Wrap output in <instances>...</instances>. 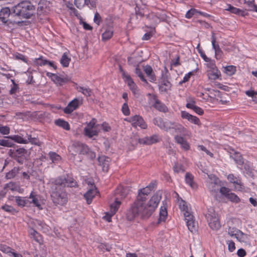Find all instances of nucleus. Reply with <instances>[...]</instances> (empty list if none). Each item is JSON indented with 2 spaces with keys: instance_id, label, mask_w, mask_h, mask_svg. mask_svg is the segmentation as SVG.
I'll return each mask as SVG.
<instances>
[{
  "instance_id": "obj_30",
  "label": "nucleus",
  "mask_w": 257,
  "mask_h": 257,
  "mask_svg": "<svg viewBox=\"0 0 257 257\" xmlns=\"http://www.w3.org/2000/svg\"><path fill=\"white\" fill-rule=\"evenodd\" d=\"M55 123L57 125L62 127L66 130H69L70 129L69 123L63 119H57L55 120Z\"/></svg>"
},
{
  "instance_id": "obj_17",
  "label": "nucleus",
  "mask_w": 257,
  "mask_h": 257,
  "mask_svg": "<svg viewBox=\"0 0 257 257\" xmlns=\"http://www.w3.org/2000/svg\"><path fill=\"white\" fill-rule=\"evenodd\" d=\"M27 153V151L24 148L15 150V154H14L15 160L19 163L23 164Z\"/></svg>"
},
{
  "instance_id": "obj_54",
  "label": "nucleus",
  "mask_w": 257,
  "mask_h": 257,
  "mask_svg": "<svg viewBox=\"0 0 257 257\" xmlns=\"http://www.w3.org/2000/svg\"><path fill=\"white\" fill-rule=\"evenodd\" d=\"M135 73L140 78L142 81L147 82L146 79L144 78L141 70L139 68L138 66H137L136 68Z\"/></svg>"
},
{
  "instance_id": "obj_2",
  "label": "nucleus",
  "mask_w": 257,
  "mask_h": 257,
  "mask_svg": "<svg viewBox=\"0 0 257 257\" xmlns=\"http://www.w3.org/2000/svg\"><path fill=\"white\" fill-rule=\"evenodd\" d=\"M77 186L76 182L72 177L66 175L56 178L51 187V197L56 205L64 206L68 201L67 195L64 188L73 187Z\"/></svg>"
},
{
  "instance_id": "obj_55",
  "label": "nucleus",
  "mask_w": 257,
  "mask_h": 257,
  "mask_svg": "<svg viewBox=\"0 0 257 257\" xmlns=\"http://www.w3.org/2000/svg\"><path fill=\"white\" fill-rule=\"evenodd\" d=\"M36 63L38 65L42 66L47 65V60L43 59L42 57L36 59Z\"/></svg>"
},
{
  "instance_id": "obj_6",
  "label": "nucleus",
  "mask_w": 257,
  "mask_h": 257,
  "mask_svg": "<svg viewBox=\"0 0 257 257\" xmlns=\"http://www.w3.org/2000/svg\"><path fill=\"white\" fill-rule=\"evenodd\" d=\"M100 128V124H96V120L92 119L84 129V135L91 138L98 135Z\"/></svg>"
},
{
  "instance_id": "obj_57",
  "label": "nucleus",
  "mask_w": 257,
  "mask_h": 257,
  "mask_svg": "<svg viewBox=\"0 0 257 257\" xmlns=\"http://www.w3.org/2000/svg\"><path fill=\"white\" fill-rule=\"evenodd\" d=\"M197 13V11L195 9H191L188 11L186 14V18L188 19L191 18L195 13Z\"/></svg>"
},
{
  "instance_id": "obj_26",
  "label": "nucleus",
  "mask_w": 257,
  "mask_h": 257,
  "mask_svg": "<svg viewBox=\"0 0 257 257\" xmlns=\"http://www.w3.org/2000/svg\"><path fill=\"white\" fill-rule=\"evenodd\" d=\"M154 103L153 104V106L157 110L163 111V112H166L167 111V108L166 106V105L164 104H163L162 102H161L160 101H159L158 99L156 98L155 97L154 98Z\"/></svg>"
},
{
  "instance_id": "obj_39",
  "label": "nucleus",
  "mask_w": 257,
  "mask_h": 257,
  "mask_svg": "<svg viewBox=\"0 0 257 257\" xmlns=\"http://www.w3.org/2000/svg\"><path fill=\"white\" fill-rule=\"evenodd\" d=\"M244 4H246L248 7V10L255 11L257 12V5H255L254 3V0H252L250 1H247L246 0H243Z\"/></svg>"
},
{
  "instance_id": "obj_63",
  "label": "nucleus",
  "mask_w": 257,
  "mask_h": 257,
  "mask_svg": "<svg viewBox=\"0 0 257 257\" xmlns=\"http://www.w3.org/2000/svg\"><path fill=\"white\" fill-rule=\"evenodd\" d=\"M74 4L75 5V6H76V7L78 9H81V8H82L84 5H85L84 4V3L83 4L82 2V1L81 0H75L74 1Z\"/></svg>"
},
{
  "instance_id": "obj_35",
  "label": "nucleus",
  "mask_w": 257,
  "mask_h": 257,
  "mask_svg": "<svg viewBox=\"0 0 257 257\" xmlns=\"http://www.w3.org/2000/svg\"><path fill=\"white\" fill-rule=\"evenodd\" d=\"M167 216V211L165 207L162 206L160 211L159 222L164 221Z\"/></svg>"
},
{
  "instance_id": "obj_58",
  "label": "nucleus",
  "mask_w": 257,
  "mask_h": 257,
  "mask_svg": "<svg viewBox=\"0 0 257 257\" xmlns=\"http://www.w3.org/2000/svg\"><path fill=\"white\" fill-rule=\"evenodd\" d=\"M227 244L228 250L230 252H232L233 251H234L235 248L234 242L232 240H229L227 241Z\"/></svg>"
},
{
  "instance_id": "obj_38",
  "label": "nucleus",
  "mask_w": 257,
  "mask_h": 257,
  "mask_svg": "<svg viewBox=\"0 0 257 257\" xmlns=\"http://www.w3.org/2000/svg\"><path fill=\"white\" fill-rule=\"evenodd\" d=\"M113 35V31L111 29L106 30L102 34V39L103 41H107L110 39Z\"/></svg>"
},
{
  "instance_id": "obj_22",
  "label": "nucleus",
  "mask_w": 257,
  "mask_h": 257,
  "mask_svg": "<svg viewBox=\"0 0 257 257\" xmlns=\"http://www.w3.org/2000/svg\"><path fill=\"white\" fill-rule=\"evenodd\" d=\"M5 189L10 190L12 191H17L20 193H22L23 189L21 188L20 185L15 182H11L5 185Z\"/></svg>"
},
{
  "instance_id": "obj_10",
  "label": "nucleus",
  "mask_w": 257,
  "mask_h": 257,
  "mask_svg": "<svg viewBox=\"0 0 257 257\" xmlns=\"http://www.w3.org/2000/svg\"><path fill=\"white\" fill-rule=\"evenodd\" d=\"M128 121H130L132 125L135 127L138 126L141 128L146 129L147 127V125L144 121L143 118L140 115H135L129 118Z\"/></svg>"
},
{
  "instance_id": "obj_5",
  "label": "nucleus",
  "mask_w": 257,
  "mask_h": 257,
  "mask_svg": "<svg viewBox=\"0 0 257 257\" xmlns=\"http://www.w3.org/2000/svg\"><path fill=\"white\" fill-rule=\"evenodd\" d=\"M209 227L212 230H218L221 227L218 214L215 213L214 210L210 208L208 209L207 213L205 215Z\"/></svg>"
},
{
  "instance_id": "obj_62",
  "label": "nucleus",
  "mask_w": 257,
  "mask_h": 257,
  "mask_svg": "<svg viewBox=\"0 0 257 257\" xmlns=\"http://www.w3.org/2000/svg\"><path fill=\"white\" fill-rule=\"evenodd\" d=\"M101 21V17L98 13H96L94 15V22L97 25H99Z\"/></svg>"
},
{
  "instance_id": "obj_23",
  "label": "nucleus",
  "mask_w": 257,
  "mask_h": 257,
  "mask_svg": "<svg viewBox=\"0 0 257 257\" xmlns=\"http://www.w3.org/2000/svg\"><path fill=\"white\" fill-rule=\"evenodd\" d=\"M110 159L105 156L99 157L98 161L99 165L101 166L104 171H107Z\"/></svg>"
},
{
  "instance_id": "obj_37",
  "label": "nucleus",
  "mask_w": 257,
  "mask_h": 257,
  "mask_svg": "<svg viewBox=\"0 0 257 257\" xmlns=\"http://www.w3.org/2000/svg\"><path fill=\"white\" fill-rule=\"evenodd\" d=\"M186 224L188 229L191 232H195L197 230V223L194 220H192V221H189V222H187Z\"/></svg>"
},
{
  "instance_id": "obj_46",
  "label": "nucleus",
  "mask_w": 257,
  "mask_h": 257,
  "mask_svg": "<svg viewBox=\"0 0 257 257\" xmlns=\"http://www.w3.org/2000/svg\"><path fill=\"white\" fill-rule=\"evenodd\" d=\"M144 71L145 72V73L147 74V75L150 77V78L152 80H155V77L154 76L152 75V73H153V69L152 68V67L150 66H146L144 67Z\"/></svg>"
},
{
  "instance_id": "obj_27",
  "label": "nucleus",
  "mask_w": 257,
  "mask_h": 257,
  "mask_svg": "<svg viewBox=\"0 0 257 257\" xmlns=\"http://www.w3.org/2000/svg\"><path fill=\"white\" fill-rule=\"evenodd\" d=\"M186 182L193 189H196L197 185L193 181V176L189 173H187L185 175Z\"/></svg>"
},
{
  "instance_id": "obj_12",
  "label": "nucleus",
  "mask_w": 257,
  "mask_h": 257,
  "mask_svg": "<svg viewBox=\"0 0 257 257\" xmlns=\"http://www.w3.org/2000/svg\"><path fill=\"white\" fill-rule=\"evenodd\" d=\"M120 203H121L120 201L115 200L113 203L110 205L109 212L106 213V214L103 217V218L107 220L108 222H110L111 216H113L117 211Z\"/></svg>"
},
{
  "instance_id": "obj_34",
  "label": "nucleus",
  "mask_w": 257,
  "mask_h": 257,
  "mask_svg": "<svg viewBox=\"0 0 257 257\" xmlns=\"http://www.w3.org/2000/svg\"><path fill=\"white\" fill-rule=\"evenodd\" d=\"M29 199L31 200V203H33L34 206L37 207L38 208L41 209V205L39 203V201L38 198L36 197V195L34 194L33 192L31 193Z\"/></svg>"
},
{
  "instance_id": "obj_47",
  "label": "nucleus",
  "mask_w": 257,
  "mask_h": 257,
  "mask_svg": "<svg viewBox=\"0 0 257 257\" xmlns=\"http://www.w3.org/2000/svg\"><path fill=\"white\" fill-rule=\"evenodd\" d=\"M184 216L185 217V220L187 222H189V221H192L194 220L193 215L191 213L190 210L186 211L184 212Z\"/></svg>"
},
{
  "instance_id": "obj_61",
  "label": "nucleus",
  "mask_w": 257,
  "mask_h": 257,
  "mask_svg": "<svg viewBox=\"0 0 257 257\" xmlns=\"http://www.w3.org/2000/svg\"><path fill=\"white\" fill-rule=\"evenodd\" d=\"M198 147L200 149V150L202 151L205 152L208 155L210 156L211 157H213V154L209 151L204 146L202 145L198 146Z\"/></svg>"
},
{
  "instance_id": "obj_14",
  "label": "nucleus",
  "mask_w": 257,
  "mask_h": 257,
  "mask_svg": "<svg viewBox=\"0 0 257 257\" xmlns=\"http://www.w3.org/2000/svg\"><path fill=\"white\" fill-rule=\"evenodd\" d=\"M81 104V101L75 98L70 101L68 105L64 108V112L65 113H70Z\"/></svg>"
},
{
  "instance_id": "obj_48",
  "label": "nucleus",
  "mask_w": 257,
  "mask_h": 257,
  "mask_svg": "<svg viewBox=\"0 0 257 257\" xmlns=\"http://www.w3.org/2000/svg\"><path fill=\"white\" fill-rule=\"evenodd\" d=\"M173 170L175 172L177 173L180 172H183L184 171L183 166L178 163H175L173 167Z\"/></svg>"
},
{
  "instance_id": "obj_4",
  "label": "nucleus",
  "mask_w": 257,
  "mask_h": 257,
  "mask_svg": "<svg viewBox=\"0 0 257 257\" xmlns=\"http://www.w3.org/2000/svg\"><path fill=\"white\" fill-rule=\"evenodd\" d=\"M35 7L29 1H22L12 8V15L21 19H29L34 14Z\"/></svg>"
},
{
  "instance_id": "obj_8",
  "label": "nucleus",
  "mask_w": 257,
  "mask_h": 257,
  "mask_svg": "<svg viewBox=\"0 0 257 257\" xmlns=\"http://www.w3.org/2000/svg\"><path fill=\"white\" fill-rule=\"evenodd\" d=\"M86 183L90 186V188L84 195V197L86 200L87 203L89 204L91 203L92 200L94 197L98 193V191L95 186H94L93 182L87 181Z\"/></svg>"
},
{
  "instance_id": "obj_1",
  "label": "nucleus",
  "mask_w": 257,
  "mask_h": 257,
  "mask_svg": "<svg viewBox=\"0 0 257 257\" xmlns=\"http://www.w3.org/2000/svg\"><path fill=\"white\" fill-rule=\"evenodd\" d=\"M150 187L147 186L139 190L136 201L132 205L126 213V218L132 220L140 215L142 218H149L158 206L161 199L159 193L155 194L147 204L145 203L147 196L150 193Z\"/></svg>"
},
{
  "instance_id": "obj_44",
  "label": "nucleus",
  "mask_w": 257,
  "mask_h": 257,
  "mask_svg": "<svg viewBox=\"0 0 257 257\" xmlns=\"http://www.w3.org/2000/svg\"><path fill=\"white\" fill-rule=\"evenodd\" d=\"M178 202L180 209L184 211V212L190 210V208L187 205L186 203L182 199L178 200Z\"/></svg>"
},
{
  "instance_id": "obj_64",
  "label": "nucleus",
  "mask_w": 257,
  "mask_h": 257,
  "mask_svg": "<svg viewBox=\"0 0 257 257\" xmlns=\"http://www.w3.org/2000/svg\"><path fill=\"white\" fill-rule=\"evenodd\" d=\"M222 53H223V52L220 49H217L216 51H215V55L216 58L217 59H221V58L222 57Z\"/></svg>"
},
{
  "instance_id": "obj_18",
  "label": "nucleus",
  "mask_w": 257,
  "mask_h": 257,
  "mask_svg": "<svg viewBox=\"0 0 257 257\" xmlns=\"http://www.w3.org/2000/svg\"><path fill=\"white\" fill-rule=\"evenodd\" d=\"M229 153L230 158H232L238 165L242 166L243 164V159L240 153L232 149L229 150Z\"/></svg>"
},
{
  "instance_id": "obj_33",
  "label": "nucleus",
  "mask_w": 257,
  "mask_h": 257,
  "mask_svg": "<svg viewBox=\"0 0 257 257\" xmlns=\"http://www.w3.org/2000/svg\"><path fill=\"white\" fill-rule=\"evenodd\" d=\"M26 137L27 138L28 144L31 143L32 145L40 146L41 145V143L39 140L36 138H32L31 135L26 134Z\"/></svg>"
},
{
  "instance_id": "obj_59",
  "label": "nucleus",
  "mask_w": 257,
  "mask_h": 257,
  "mask_svg": "<svg viewBox=\"0 0 257 257\" xmlns=\"http://www.w3.org/2000/svg\"><path fill=\"white\" fill-rule=\"evenodd\" d=\"M231 13L236 15H242L243 12L242 10L233 7V8H231Z\"/></svg>"
},
{
  "instance_id": "obj_29",
  "label": "nucleus",
  "mask_w": 257,
  "mask_h": 257,
  "mask_svg": "<svg viewBox=\"0 0 257 257\" xmlns=\"http://www.w3.org/2000/svg\"><path fill=\"white\" fill-rule=\"evenodd\" d=\"M123 79L124 80L125 82L127 84V85L130 87V88L134 92H135L136 90L137 87L136 84L134 83V81L132 80L131 76L130 75H128Z\"/></svg>"
},
{
  "instance_id": "obj_56",
  "label": "nucleus",
  "mask_w": 257,
  "mask_h": 257,
  "mask_svg": "<svg viewBox=\"0 0 257 257\" xmlns=\"http://www.w3.org/2000/svg\"><path fill=\"white\" fill-rule=\"evenodd\" d=\"M122 111L125 115H128L130 114V110L126 102L124 103L122 107Z\"/></svg>"
},
{
  "instance_id": "obj_25",
  "label": "nucleus",
  "mask_w": 257,
  "mask_h": 257,
  "mask_svg": "<svg viewBox=\"0 0 257 257\" xmlns=\"http://www.w3.org/2000/svg\"><path fill=\"white\" fill-rule=\"evenodd\" d=\"M175 140L176 142L180 144L181 147L185 150H188L189 149V144L186 140H184L183 137L179 135H176L175 137Z\"/></svg>"
},
{
  "instance_id": "obj_9",
  "label": "nucleus",
  "mask_w": 257,
  "mask_h": 257,
  "mask_svg": "<svg viewBox=\"0 0 257 257\" xmlns=\"http://www.w3.org/2000/svg\"><path fill=\"white\" fill-rule=\"evenodd\" d=\"M136 139L138 140V142L140 144L146 145H151L160 141V138L157 135H154L150 137H146L142 139H140L136 137Z\"/></svg>"
},
{
  "instance_id": "obj_40",
  "label": "nucleus",
  "mask_w": 257,
  "mask_h": 257,
  "mask_svg": "<svg viewBox=\"0 0 257 257\" xmlns=\"http://www.w3.org/2000/svg\"><path fill=\"white\" fill-rule=\"evenodd\" d=\"M50 160L54 163H57L61 160V157L55 152H50L49 154Z\"/></svg>"
},
{
  "instance_id": "obj_3",
  "label": "nucleus",
  "mask_w": 257,
  "mask_h": 257,
  "mask_svg": "<svg viewBox=\"0 0 257 257\" xmlns=\"http://www.w3.org/2000/svg\"><path fill=\"white\" fill-rule=\"evenodd\" d=\"M153 123L157 125L161 129L165 131H169L171 130H174L176 133L180 134L183 136L190 137L191 133L185 128L181 124L173 122L170 121H164L161 117L155 118L153 120Z\"/></svg>"
},
{
  "instance_id": "obj_19",
  "label": "nucleus",
  "mask_w": 257,
  "mask_h": 257,
  "mask_svg": "<svg viewBox=\"0 0 257 257\" xmlns=\"http://www.w3.org/2000/svg\"><path fill=\"white\" fill-rule=\"evenodd\" d=\"M181 116L183 118L186 119L192 123L197 125L200 124V121L198 117L189 114L185 111L181 112Z\"/></svg>"
},
{
  "instance_id": "obj_60",
  "label": "nucleus",
  "mask_w": 257,
  "mask_h": 257,
  "mask_svg": "<svg viewBox=\"0 0 257 257\" xmlns=\"http://www.w3.org/2000/svg\"><path fill=\"white\" fill-rule=\"evenodd\" d=\"M2 209L5 210L6 211L9 212H12L14 211H15V209L13 208V207L11 206H9L8 205H4L2 207Z\"/></svg>"
},
{
  "instance_id": "obj_50",
  "label": "nucleus",
  "mask_w": 257,
  "mask_h": 257,
  "mask_svg": "<svg viewBox=\"0 0 257 257\" xmlns=\"http://www.w3.org/2000/svg\"><path fill=\"white\" fill-rule=\"evenodd\" d=\"M19 170L18 168H14L9 173H8L6 175V177L7 179H11L15 177L16 174L17 173Z\"/></svg>"
},
{
  "instance_id": "obj_15",
  "label": "nucleus",
  "mask_w": 257,
  "mask_h": 257,
  "mask_svg": "<svg viewBox=\"0 0 257 257\" xmlns=\"http://www.w3.org/2000/svg\"><path fill=\"white\" fill-rule=\"evenodd\" d=\"M234 237H235L240 242H243L246 245L250 246L249 235L243 233L239 230L236 231L234 233Z\"/></svg>"
},
{
  "instance_id": "obj_24",
  "label": "nucleus",
  "mask_w": 257,
  "mask_h": 257,
  "mask_svg": "<svg viewBox=\"0 0 257 257\" xmlns=\"http://www.w3.org/2000/svg\"><path fill=\"white\" fill-rule=\"evenodd\" d=\"M207 74L209 79L215 80L220 76L221 74L217 68L212 70H207Z\"/></svg>"
},
{
  "instance_id": "obj_16",
  "label": "nucleus",
  "mask_w": 257,
  "mask_h": 257,
  "mask_svg": "<svg viewBox=\"0 0 257 257\" xmlns=\"http://www.w3.org/2000/svg\"><path fill=\"white\" fill-rule=\"evenodd\" d=\"M12 9L6 7L0 11V20L3 23H6L9 21L10 16H15L12 15Z\"/></svg>"
},
{
  "instance_id": "obj_7",
  "label": "nucleus",
  "mask_w": 257,
  "mask_h": 257,
  "mask_svg": "<svg viewBox=\"0 0 257 257\" xmlns=\"http://www.w3.org/2000/svg\"><path fill=\"white\" fill-rule=\"evenodd\" d=\"M220 193L224 195L228 200L235 203L240 202L239 198L234 193L230 192V190L225 187H222L220 189Z\"/></svg>"
},
{
  "instance_id": "obj_45",
  "label": "nucleus",
  "mask_w": 257,
  "mask_h": 257,
  "mask_svg": "<svg viewBox=\"0 0 257 257\" xmlns=\"http://www.w3.org/2000/svg\"><path fill=\"white\" fill-rule=\"evenodd\" d=\"M15 201L19 206L24 207L26 206L25 197L17 196L15 198Z\"/></svg>"
},
{
  "instance_id": "obj_28",
  "label": "nucleus",
  "mask_w": 257,
  "mask_h": 257,
  "mask_svg": "<svg viewBox=\"0 0 257 257\" xmlns=\"http://www.w3.org/2000/svg\"><path fill=\"white\" fill-rule=\"evenodd\" d=\"M7 138L11 139L14 142L19 143V144H27L28 141L27 139H25L23 138L22 136H20L19 135H15L14 136H10L7 137Z\"/></svg>"
},
{
  "instance_id": "obj_32",
  "label": "nucleus",
  "mask_w": 257,
  "mask_h": 257,
  "mask_svg": "<svg viewBox=\"0 0 257 257\" xmlns=\"http://www.w3.org/2000/svg\"><path fill=\"white\" fill-rule=\"evenodd\" d=\"M76 89L83 93L85 96L88 97L91 95V90L88 87H84L82 86H77Z\"/></svg>"
},
{
  "instance_id": "obj_43",
  "label": "nucleus",
  "mask_w": 257,
  "mask_h": 257,
  "mask_svg": "<svg viewBox=\"0 0 257 257\" xmlns=\"http://www.w3.org/2000/svg\"><path fill=\"white\" fill-rule=\"evenodd\" d=\"M218 181H209L208 183V187L211 191H216L218 190L217 187Z\"/></svg>"
},
{
  "instance_id": "obj_36",
  "label": "nucleus",
  "mask_w": 257,
  "mask_h": 257,
  "mask_svg": "<svg viewBox=\"0 0 257 257\" xmlns=\"http://www.w3.org/2000/svg\"><path fill=\"white\" fill-rule=\"evenodd\" d=\"M71 59L66 53H64L61 58L60 63L63 66L67 67L69 66Z\"/></svg>"
},
{
  "instance_id": "obj_51",
  "label": "nucleus",
  "mask_w": 257,
  "mask_h": 257,
  "mask_svg": "<svg viewBox=\"0 0 257 257\" xmlns=\"http://www.w3.org/2000/svg\"><path fill=\"white\" fill-rule=\"evenodd\" d=\"M0 250L7 253H12V252H13V251H12V249L11 247L7 246L6 245L2 244H0Z\"/></svg>"
},
{
  "instance_id": "obj_53",
  "label": "nucleus",
  "mask_w": 257,
  "mask_h": 257,
  "mask_svg": "<svg viewBox=\"0 0 257 257\" xmlns=\"http://www.w3.org/2000/svg\"><path fill=\"white\" fill-rule=\"evenodd\" d=\"M211 42H212V47L215 51H216L217 49H220L218 44H216V38L214 36V33H212Z\"/></svg>"
},
{
  "instance_id": "obj_52",
  "label": "nucleus",
  "mask_w": 257,
  "mask_h": 257,
  "mask_svg": "<svg viewBox=\"0 0 257 257\" xmlns=\"http://www.w3.org/2000/svg\"><path fill=\"white\" fill-rule=\"evenodd\" d=\"M0 133L3 135H8L10 133V128L7 126H3L0 124Z\"/></svg>"
},
{
  "instance_id": "obj_13",
  "label": "nucleus",
  "mask_w": 257,
  "mask_h": 257,
  "mask_svg": "<svg viewBox=\"0 0 257 257\" xmlns=\"http://www.w3.org/2000/svg\"><path fill=\"white\" fill-rule=\"evenodd\" d=\"M227 179L230 183L234 184L235 190L241 191L244 189V186L241 180L239 178L235 177L233 174H229L227 176Z\"/></svg>"
},
{
  "instance_id": "obj_21",
  "label": "nucleus",
  "mask_w": 257,
  "mask_h": 257,
  "mask_svg": "<svg viewBox=\"0 0 257 257\" xmlns=\"http://www.w3.org/2000/svg\"><path fill=\"white\" fill-rule=\"evenodd\" d=\"M47 75L50 77L55 83L59 85H63L68 80L66 78H63L60 76L51 73H47Z\"/></svg>"
},
{
  "instance_id": "obj_31",
  "label": "nucleus",
  "mask_w": 257,
  "mask_h": 257,
  "mask_svg": "<svg viewBox=\"0 0 257 257\" xmlns=\"http://www.w3.org/2000/svg\"><path fill=\"white\" fill-rule=\"evenodd\" d=\"M29 233L31 238H33L38 242H40L41 240V237L38 232L33 229H31L29 231Z\"/></svg>"
},
{
  "instance_id": "obj_42",
  "label": "nucleus",
  "mask_w": 257,
  "mask_h": 257,
  "mask_svg": "<svg viewBox=\"0 0 257 257\" xmlns=\"http://www.w3.org/2000/svg\"><path fill=\"white\" fill-rule=\"evenodd\" d=\"M225 73L228 75L234 74L236 71V67L233 65H229L224 68Z\"/></svg>"
},
{
  "instance_id": "obj_20",
  "label": "nucleus",
  "mask_w": 257,
  "mask_h": 257,
  "mask_svg": "<svg viewBox=\"0 0 257 257\" xmlns=\"http://www.w3.org/2000/svg\"><path fill=\"white\" fill-rule=\"evenodd\" d=\"M171 84L166 78H163L159 84V90L161 93H167L171 90Z\"/></svg>"
},
{
  "instance_id": "obj_49",
  "label": "nucleus",
  "mask_w": 257,
  "mask_h": 257,
  "mask_svg": "<svg viewBox=\"0 0 257 257\" xmlns=\"http://www.w3.org/2000/svg\"><path fill=\"white\" fill-rule=\"evenodd\" d=\"M46 13H47L46 8H44L43 5L42 3H39L37 10L38 15H41L42 14Z\"/></svg>"
},
{
  "instance_id": "obj_11",
  "label": "nucleus",
  "mask_w": 257,
  "mask_h": 257,
  "mask_svg": "<svg viewBox=\"0 0 257 257\" xmlns=\"http://www.w3.org/2000/svg\"><path fill=\"white\" fill-rule=\"evenodd\" d=\"M72 149L75 152L74 155L76 154L84 155L88 152L89 149L88 147L80 142H75L72 146Z\"/></svg>"
},
{
  "instance_id": "obj_41",
  "label": "nucleus",
  "mask_w": 257,
  "mask_h": 257,
  "mask_svg": "<svg viewBox=\"0 0 257 257\" xmlns=\"http://www.w3.org/2000/svg\"><path fill=\"white\" fill-rule=\"evenodd\" d=\"M0 145L6 147H12L14 144L9 139H0Z\"/></svg>"
}]
</instances>
